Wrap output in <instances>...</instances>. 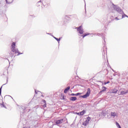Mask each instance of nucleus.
<instances>
[{
  "label": "nucleus",
  "mask_w": 128,
  "mask_h": 128,
  "mask_svg": "<svg viewBox=\"0 0 128 128\" xmlns=\"http://www.w3.org/2000/svg\"><path fill=\"white\" fill-rule=\"evenodd\" d=\"M42 96H44L42 95Z\"/></svg>",
  "instance_id": "obj_31"
},
{
  "label": "nucleus",
  "mask_w": 128,
  "mask_h": 128,
  "mask_svg": "<svg viewBox=\"0 0 128 128\" xmlns=\"http://www.w3.org/2000/svg\"><path fill=\"white\" fill-rule=\"evenodd\" d=\"M41 2V1L38 2Z\"/></svg>",
  "instance_id": "obj_29"
},
{
  "label": "nucleus",
  "mask_w": 128,
  "mask_h": 128,
  "mask_svg": "<svg viewBox=\"0 0 128 128\" xmlns=\"http://www.w3.org/2000/svg\"><path fill=\"white\" fill-rule=\"evenodd\" d=\"M43 102L44 103L43 106L44 108H46V100H43Z\"/></svg>",
  "instance_id": "obj_16"
},
{
  "label": "nucleus",
  "mask_w": 128,
  "mask_h": 128,
  "mask_svg": "<svg viewBox=\"0 0 128 128\" xmlns=\"http://www.w3.org/2000/svg\"><path fill=\"white\" fill-rule=\"evenodd\" d=\"M76 100H78V98L76 96H74V97L72 96L70 98V100H72V102H76Z\"/></svg>",
  "instance_id": "obj_9"
},
{
  "label": "nucleus",
  "mask_w": 128,
  "mask_h": 128,
  "mask_svg": "<svg viewBox=\"0 0 128 128\" xmlns=\"http://www.w3.org/2000/svg\"><path fill=\"white\" fill-rule=\"evenodd\" d=\"M90 120V118L88 116L86 118V120L82 122V126H88V124Z\"/></svg>",
  "instance_id": "obj_4"
},
{
  "label": "nucleus",
  "mask_w": 128,
  "mask_h": 128,
  "mask_svg": "<svg viewBox=\"0 0 128 128\" xmlns=\"http://www.w3.org/2000/svg\"><path fill=\"white\" fill-rule=\"evenodd\" d=\"M6 96H4V98H6Z\"/></svg>",
  "instance_id": "obj_28"
},
{
  "label": "nucleus",
  "mask_w": 128,
  "mask_h": 128,
  "mask_svg": "<svg viewBox=\"0 0 128 128\" xmlns=\"http://www.w3.org/2000/svg\"><path fill=\"white\" fill-rule=\"evenodd\" d=\"M6 4H12L14 2V0H6Z\"/></svg>",
  "instance_id": "obj_13"
},
{
  "label": "nucleus",
  "mask_w": 128,
  "mask_h": 128,
  "mask_svg": "<svg viewBox=\"0 0 128 128\" xmlns=\"http://www.w3.org/2000/svg\"><path fill=\"white\" fill-rule=\"evenodd\" d=\"M128 94V90H124V91H121L120 94L124 96V94Z\"/></svg>",
  "instance_id": "obj_7"
},
{
  "label": "nucleus",
  "mask_w": 128,
  "mask_h": 128,
  "mask_svg": "<svg viewBox=\"0 0 128 128\" xmlns=\"http://www.w3.org/2000/svg\"><path fill=\"white\" fill-rule=\"evenodd\" d=\"M102 90L100 91V92H106V86H102Z\"/></svg>",
  "instance_id": "obj_14"
},
{
  "label": "nucleus",
  "mask_w": 128,
  "mask_h": 128,
  "mask_svg": "<svg viewBox=\"0 0 128 128\" xmlns=\"http://www.w3.org/2000/svg\"><path fill=\"white\" fill-rule=\"evenodd\" d=\"M3 106H4V104H2Z\"/></svg>",
  "instance_id": "obj_26"
},
{
  "label": "nucleus",
  "mask_w": 128,
  "mask_h": 128,
  "mask_svg": "<svg viewBox=\"0 0 128 128\" xmlns=\"http://www.w3.org/2000/svg\"><path fill=\"white\" fill-rule=\"evenodd\" d=\"M2 86L0 88V96H2Z\"/></svg>",
  "instance_id": "obj_21"
},
{
  "label": "nucleus",
  "mask_w": 128,
  "mask_h": 128,
  "mask_svg": "<svg viewBox=\"0 0 128 128\" xmlns=\"http://www.w3.org/2000/svg\"><path fill=\"white\" fill-rule=\"evenodd\" d=\"M62 100H66V96H64V95L62 96Z\"/></svg>",
  "instance_id": "obj_22"
},
{
  "label": "nucleus",
  "mask_w": 128,
  "mask_h": 128,
  "mask_svg": "<svg viewBox=\"0 0 128 128\" xmlns=\"http://www.w3.org/2000/svg\"><path fill=\"white\" fill-rule=\"evenodd\" d=\"M110 83V82H106V84H109Z\"/></svg>",
  "instance_id": "obj_25"
},
{
  "label": "nucleus",
  "mask_w": 128,
  "mask_h": 128,
  "mask_svg": "<svg viewBox=\"0 0 128 128\" xmlns=\"http://www.w3.org/2000/svg\"><path fill=\"white\" fill-rule=\"evenodd\" d=\"M88 34H90L82 35V38H84L85 36H88Z\"/></svg>",
  "instance_id": "obj_20"
},
{
  "label": "nucleus",
  "mask_w": 128,
  "mask_h": 128,
  "mask_svg": "<svg viewBox=\"0 0 128 128\" xmlns=\"http://www.w3.org/2000/svg\"><path fill=\"white\" fill-rule=\"evenodd\" d=\"M65 121H66V120H64V119H60L59 120H56L55 122H56V124L58 126V124H61L63 122H64Z\"/></svg>",
  "instance_id": "obj_6"
},
{
  "label": "nucleus",
  "mask_w": 128,
  "mask_h": 128,
  "mask_svg": "<svg viewBox=\"0 0 128 128\" xmlns=\"http://www.w3.org/2000/svg\"><path fill=\"white\" fill-rule=\"evenodd\" d=\"M111 116L112 118H116V116H118V114L114 112H112Z\"/></svg>",
  "instance_id": "obj_8"
},
{
  "label": "nucleus",
  "mask_w": 128,
  "mask_h": 128,
  "mask_svg": "<svg viewBox=\"0 0 128 128\" xmlns=\"http://www.w3.org/2000/svg\"><path fill=\"white\" fill-rule=\"evenodd\" d=\"M11 50L15 54H18L16 56H20V54H22V53H20L18 52V50L16 49V42H13L11 46Z\"/></svg>",
  "instance_id": "obj_1"
},
{
  "label": "nucleus",
  "mask_w": 128,
  "mask_h": 128,
  "mask_svg": "<svg viewBox=\"0 0 128 128\" xmlns=\"http://www.w3.org/2000/svg\"><path fill=\"white\" fill-rule=\"evenodd\" d=\"M124 16H126V18H128V16L127 15H126V14H124L122 15V18H124Z\"/></svg>",
  "instance_id": "obj_19"
},
{
  "label": "nucleus",
  "mask_w": 128,
  "mask_h": 128,
  "mask_svg": "<svg viewBox=\"0 0 128 128\" xmlns=\"http://www.w3.org/2000/svg\"><path fill=\"white\" fill-rule=\"evenodd\" d=\"M76 114H78V116H82L80 114V112L76 113Z\"/></svg>",
  "instance_id": "obj_24"
},
{
  "label": "nucleus",
  "mask_w": 128,
  "mask_h": 128,
  "mask_svg": "<svg viewBox=\"0 0 128 128\" xmlns=\"http://www.w3.org/2000/svg\"><path fill=\"white\" fill-rule=\"evenodd\" d=\"M116 20H118V17H116Z\"/></svg>",
  "instance_id": "obj_27"
},
{
  "label": "nucleus",
  "mask_w": 128,
  "mask_h": 128,
  "mask_svg": "<svg viewBox=\"0 0 128 128\" xmlns=\"http://www.w3.org/2000/svg\"><path fill=\"white\" fill-rule=\"evenodd\" d=\"M90 88H88V92L84 94V96H80V98H88L90 96Z\"/></svg>",
  "instance_id": "obj_3"
},
{
  "label": "nucleus",
  "mask_w": 128,
  "mask_h": 128,
  "mask_svg": "<svg viewBox=\"0 0 128 128\" xmlns=\"http://www.w3.org/2000/svg\"><path fill=\"white\" fill-rule=\"evenodd\" d=\"M116 126L118 128H122V127H120V125L118 122H116Z\"/></svg>",
  "instance_id": "obj_17"
},
{
  "label": "nucleus",
  "mask_w": 128,
  "mask_h": 128,
  "mask_svg": "<svg viewBox=\"0 0 128 128\" xmlns=\"http://www.w3.org/2000/svg\"><path fill=\"white\" fill-rule=\"evenodd\" d=\"M54 38L55 40H57V42H60V38H58L56 37H54Z\"/></svg>",
  "instance_id": "obj_18"
},
{
  "label": "nucleus",
  "mask_w": 128,
  "mask_h": 128,
  "mask_svg": "<svg viewBox=\"0 0 128 128\" xmlns=\"http://www.w3.org/2000/svg\"><path fill=\"white\" fill-rule=\"evenodd\" d=\"M76 28H77V30L80 34H84V29H82V26H80L79 27Z\"/></svg>",
  "instance_id": "obj_5"
},
{
  "label": "nucleus",
  "mask_w": 128,
  "mask_h": 128,
  "mask_svg": "<svg viewBox=\"0 0 128 128\" xmlns=\"http://www.w3.org/2000/svg\"><path fill=\"white\" fill-rule=\"evenodd\" d=\"M80 114L81 116H84V114H86V111L84 110H83L82 111L80 112Z\"/></svg>",
  "instance_id": "obj_15"
},
{
  "label": "nucleus",
  "mask_w": 128,
  "mask_h": 128,
  "mask_svg": "<svg viewBox=\"0 0 128 128\" xmlns=\"http://www.w3.org/2000/svg\"><path fill=\"white\" fill-rule=\"evenodd\" d=\"M112 4L114 6V10H116V12H118L119 14H124V11H122V10L120 7L116 6V5L114 4Z\"/></svg>",
  "instance_id": "obj_2"
},
{
  "label": "nucleus",
  "mask_w": 128,
  "mask_h": 128,
  "mask_svg": "<svg viewBox=\"0 0 128 128\" xmlns=\"http://www.w3.org/2000/svg\"><path fill=\"white\" fill-rule=\"evenodd\" d=\"M104 84H106V83L104 82Z\"/></svg>",
  "instance_id": "obj_30"
},
{
  "label": "nucleus",
  "mask_w": 128,
  "mask_h": 128,
  "mask_svg": "<svg viewBox=\"0 0 128 128\" xmlns=\"http://www.w3.org/2000/svg\"><path fill=\"white\" fill-rule=\"evenodd\" d=\"M70 88V86L65 88L64 90V94H66V92H68V91L69 90Z\"/></svg>",
  "instance_id": "obj_12"
},
{
  "label": "nucleus",
  "mask_w": 128,
  "mask_h": 128,
  "mask_svg": "<svg viewBox=\"0 0 128 128\" xmlns=\"http://www.w3.org/2000/svg\"><path fill=\"white\" fill-rule=\"evenodd\" d=\"M118 92V90L116 88H114V89H113L111 92L110 93L111 94H116Z\"/></svg>",
  "instance_id": "obj_10"
},
{
  "label": "nucleus",
  "mask_w": 128,
  "mask_h": 128,
  "mask_svg": "<svg viewBox=\"0 0 128 128\" xmlns=\"http://www.w3.org/2000/svg\"><path fill=\"white\" fill-rule=\"evenodd\" d=\"M80 94H82V93H76V94H74V93H72L71 94L70 96H80Z\"/></svg>",
  "instance_id": "obj_11"
},
{
  "label": "nucleus",
  "mask_w": 128,
  "mask_h": 128,
  "mask_svg": "<svg viewBox=\"0 0 128 128\" xmlns=\"http://www.w3.org/2000/svg\"><path fill=\"white\" fill-rule=\"evenodd\" d=\"M36 94H38V92H36V90H35V94H34V96H36Z\"/></svg>",
  "instance_id": "obj_23"
}]
</instances>
